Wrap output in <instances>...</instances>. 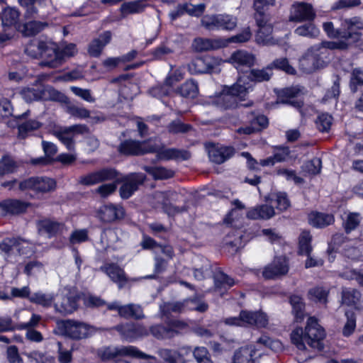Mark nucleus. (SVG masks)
<instances>
[{
    "label": "nucleus",
    "instance_id": "obj_35",
    "mask_svg": "<svg viewBox=\"0 0 363 363\" xmlns=\"http://www.w3.org/2000/svg\"><path fill=\"white\" fill-rule=\"evenodd\" d=\"M194 263V277L196 280H203L211 275V267L207 259L197 257Z\"/></svg>",
    "mask_w": 363,
    "mask_h": 363
},
{
    "label": "nucleus",
    "instance_id": "obj_11",
    "mask_svg": "<svg viewBox=\"0 0 363 363\" xmlns=\"http://www.w3.org/2000/svg\"><path fill=\"white\" fill-rule=\"evenodd\" d=\"M237 18L230 14L207 15L203 17L201 23L208 30H232L237 26Z\"/></svg>",
    "mask_w": 363,
    "mask_h": 363
},
{
    "label": "nucleus",
    "instance_id": "obj_17",
    "mask_svg": "<svg viewBox=\"0 0 363 363\" xmlns=\"http://www.w3.org/2000/svg\"><path fill=\"white\" fill-rule=\"evenodd\" d=\"M145 179L142 173H133L124 178L123 184L120 188V195L123 199H128L138 189Z\"/></svg>",
    "mask_w": 363,
    "mask_h": 363
},
{
    "label": "nucleus",
    "instance_id": "obj_7",
    "mask_svg": "<svg viewBox=\"0 0 363 363\" xmlns=\"http://www.w3.org/2000/svg\"><path fill=\"white\" fill-rule=\"evenodd\" d=\"M99 354L103 360H109L121 356H129L138 359H156L155 357L148 355L132 345L104 347L100 350Z\"/></svg>",
    "mask_w": 363,
    "mask_h": 363
},
{
    "label": "nucleus",
    "instance_id": "obj_30",
    "mask_svg": "<svg viewBox=\"0 0 363 363\" xmlns=\"http://www.w3.org/2000/svg\"><path fill=\"white\" fill-rule=\"evenodd\" d=\"M302 93V90L298 86L284 89L278 93V102L288 104L295 107H300L301 101L295 100Z\"/></svg>",
    "mask_w": 363,
    "mask_h": 363
},
{
    "label": "nucleus",
    "instance_id": "obj_41",
    "mask_svg": "<svg viewBox=\"0 0 363 363\" xmlns=\"http://www.w3.org/2000/svg\"><path fill=\"white\" fill-rule=\"evenodd\" d=\"M360 293L353 288H344L342 291V303L347 306L358 308L360 301Z\"/></svg>",
    "mask_w": 363,
    "mask_h": 363
},
{
    "label": "nucleus",
    "instance_id": "obj_1",
    "mask_svg": "<svg viewBox=\"0 0 363 363\" xmlns=\"http://www.w3.org/2000/svg\"><path fill=\"white\" fill-rule=\"evenodd\" d=\"M323 27L329 37L343 40L324 42L321 45H315L308 49L300 61L302 69L306 72H312L325 66L328 49H346L350 43L359 40L361 36L359 30L363 29V21L359 17H353L343 20L339 30H335L331 22L323 23Z\"/></svg>",
    "mask_w": 363,
    "mask_h": 363
},
{
    "label": "nucleus",
    "instance_id": "obj_12",
    "mask_svg": "<svg viewBox=\"0 0 363 363\" xmlns=\"http://www.w3.org/2000/svg\"><path fill=\"white\" fill-rule=\"evenodd\" d=\"M86 125L78 124L69 127H60L53 130V135L63 143L66 147L72 150L74 149V138L78 134L86 133Z\"/></svg>",
    "mask_w": 363,
    "mask_h": 363
},
{
    "label": "nucleus",
    "instance_id": "obj_4",
    "mask_svg": "<svg viewBox=\"0 0 363 363\" xmlns=\"http://www.w3.org/2000/svg\"><path fill=\"white\" fill-rule=\"evenodd\" d=\"M62 335L74 340L86 339L97 332V328L85 322L67 319L58 323Z\"/></svg>",
    "mask_w": 363,
    "mask_h": 363
},
{
    "label": "nucleus",
    "instance_id": "obj_6",
    "mask_svg": "<svg viewBox=\"0 0 363 363\" xmlns=\"http://www.w3.org/2000/svg\"><path fill=\"white\" fill-rule=\"evenodd\" d=\"M20 95L26 102L34 101H57L62 94L48 85H40L37 88L26 87L21 90Z\"/></svg>",
    "mask_w": 363,
    "mask_h": 363
},
{
    "label": "nucleus",
    "instance_id": "obj_37",
    "mask_svg": "<svg viewBox=\"0 0 363 363\" xmlns=\"http://www.w3.org/2000/svg\"><path fill=\"white\" fill-rule=\"evenodd\" d=\"M268 125V119L265 116L259 115L252 120L250 125L238 129L240 134L250 135L254 132L265 128Z\"/></svg>",
    "mask_w": 363,
    "mask_h": 363
},
{
    "label": "nucleus",
    "instance_id": "obj_19",
    "mask_svg": "<svg viewBox=\"0 0 363 363\" xmlns=\"http://www.w3.org/2000/svg\"><path fill=\"white\" fill-rule=\"evenodd\" d=\"M191 352L189 348H179L178 350L162 348L157 354L164 363H186L185 356Z\"/></svg>",
    "mask_w": 363,
    "mask_h": 363
},
{
    "label": "nucleus",
    "instance_id": "obj_40",
    "mask_svg": "<svg viewBox=\"0 0 363 363\" xmlns=\"http://www.w3.org/2000/svg\"><path fill=\"white\" fill-rule=\"evenodd\" d=\"M19 12L13 8H7L4 10L2 24L4 28H13L14 31L17 30L18 25Z\"/></svg>",
    "mask_w": 363,
    "mask_h": 363
},
{
    "label": "nucleus",
    "instance_id": "obj_3",
    "mask_svg": "<svg viewBox=\"0 0 363 363\" xmlns=\"http://www.w3.org/2000/svg\"><path fill=\"white\" fill-rule=\"evenodd\" d=\"M247 81V78L239 77L233 85L225 87L223 92L217 95L212 102L223 109L236 107L238 102L243 101L250 91V82Z\"/></svg>",
    "mask_w": 363,
    "mask_h": 363
},
{
    "label": "nucleus",
    "instance_id": "obj_18",
    "mask_svg": "<svg viewBox=\"0 0 363 363\" xmlns=\"http://www.w3.org/2000/svg\"><path fill=\"white\" fill-rule=\"evenodd\" d=\"M151 141L140 143L136 140H125L120 145L118 150L126 155H138L151 152L154 148H149Z\"/></svg>",
    "mask_w": 363,
    "mask_h": 363
},
{
    "label": "nucleus",
    "instance_id": "obj_57",
    "mask_svg": "<svg viewBox=\"0 0 363 363\" xmlns=\"http://www.w3.org/2000/svg\"><path fill=\"white\" fill-rule=\"evenodd\" d=\"M17 169L15 161L10 157H3L0 160V176L14 172Z\"/></svg>",
    "mask_w": 363,
    "mask_h": 363
},
{
    "label": "nucleus",
    "instance_id": "obj_51",
    "mask_svg": "<svg viewBox=\"0 0 363 363\" xmlns=\"http://www.w3.org/2000/svg\"><path fill=\"white\" fill-rule=\"evenodd\" d=\"M46 41H38L36 40H31L26 47L25 52L32 57H41L43 50L44 48Z\"/></svg>",
    "mask_w": 363,
    "mask_h": 363
},
{
    "label": "nucleus",
    "instance_id": "obj_43",
    "mask_svg": "<svg viewBox=\"0 0 363 363\" xmlns=\"http://www.w3.org/2000/svg\"><path fill=\"white\" fill-rule=\"evenodd\" d=\"M178 91L183 97L194 99L199 94L198 83L194 79L187 80L180 86Z\"/></svg>",
    "mask_w": 363,
    "mask_h": 363
},
{
    "label": "nucleus",
    "instance_id": "obj_25",
    "mask_svg": "<svg viewBox=\"0 0 363 363\" xmlns=\"http://www.w3.org/2000/svg\"><path fill=\"white\" fill-rule=\"evenodd\" d=\"M257 351L255 345L241 347L235 352L233 363H255L257 357L260 355Z\"/></svg>",
    "mask_w": 363,
    "mask_h": 363
},
{
    "label": "nucleus",
    "instance_id": "obj_50",
    "mask_svg": "<svg viewBox=\"0 0 363 363\" xmlns=\"http://www.w3.org/2000/svg\"><path fill=\"white\" fill-rule=\"evenodd\" d=\"M215 286L218 289H227L233 286L234 280L222 272H217L214 275Z\"/></svg>",
    "mask_w": 363,
    "mask_h": 363
},
{
    "label": "nucleus",
    "instance_id": "obj_63",
    "mask_svg": "<svg viewBox=\"0 0 363 363\" xmlns=\"http://www.w3.org/2000/svg\"><path fill=\"white\" fill-rule=\"evenodd\" d=\"M88 230L86 229H78L74 230L69 236V242L72 245L84 242L88 240Z\"/></svg>",
    "mask_w": 363,
    "mask_h": 363
},
{
    "label": "nucleus",
    "instance_id": "obj_61",
    "mask_svg": "<svg viewBox=\"0 0 363 363\" xmlns=\"http://www.w3.org/2000/svg\"><path fill=\"white\" fill-rule=\"evenodd\" d=\"M333 123V118L328 113L320 114L316 120V125L319 130L327 132L330 130Z\"/></svg>",
    "mask_w": 363,
    "mask_h": 363
},
{
    "label": "nucleus",
    "instance_id": "obj_34",
    "mask_svg": "<svg viewBox=\"0 0 363 363\" xmlns=\"http://www.w3.org/2000/svg\"><path fill=\"white\" fill-rule=\"evenodd\" d=\"M335 218L331 213L311 212L308 214V222L315 228H325L334 223Z\"/></svg>",
    "mask_w": 363,
    "mask_h": 363
},
{
    "label": "nucleus",
    "instance_id": "obj_27",
    "mask_svg": "<svg viewBox=\"0 0 363 363\" xmlns=\"http://www.w3.org/2000/svg\"><path fill=\"white\" fill-rule=\"evenodd\" d=\"M226 46V42L223 39H210L197 38L192 43L193 48L198 52L217 50Z\"/></svg>",
    "mask_w": 363,
    "mask_h": 363
},
{
    "label": "nucleus",
    "instance_id": "obj_24",
    "mask_svg": "<svg viewBox=\"0 0 363 363\" xmlns=\"http://www.w3.org/2000/svg\"><path fill=\"white\" fill-rule=\"evenodd\" d=\"M124 214L125 211L122 206L113 204L104 205L98 211L99 218L106 223L121 219Z\"/></svg>",
    "mask_w": 363,
    "mask_h": 363
},
{
    "label": "nucleus",
    "instance_id": "obj_28",
    "mask_svg": "<svg viewBox=\"0 0 363 363\" xmlns=\"http://www.w3.org/2000/svg\"><path fill=\"white\" fill-rule=\"evenodd\" d=\"M112 39V33L106 30L101 33L97 38L92 40L88 48V52L93 57H99L104 48Z\"/></svg>",
    "mask_w": 363,
    "mask_h": 363
},
{
    "label": "nucleus",
    "instance_id": "obj_20",
    "mask_svg": "<svg viewBox=\"0 0 363 363\" xmlns=\"http://www.w3.org/2000/svg\"><path fill=\"white\" fill-rule=\"evenodd\" d=\"M116 172L111 169H104L91 172L79 177V183L86 186L94 185L98 183L116 178Z\"/></svg>",
    "mask_w": 363,
    "mask_h": 363
},
{
    "label": "nucleus",
    "instance_id": "obj_29",
    "mask_svg": "<svg viewBox=\"0 0 363 363\" xmlns=\"http://www.w3.org/2000/svg\"><path fill=\"white\" fill-rule=\"evenodd\" d=\"M272 76V66L269 65L262 69H252L247 75L244 74L240 77L247 79V82H250V91H252L255 83L269 81Z\"/></svg>",
    "mask_w": 363,
    "mask_h": 363
},
{
    "label": "nucleus",
    "instance_id": "obj_36",
    "mask_svg": "<svg viewBox=\"0 0 363 363\" xmlns=\"http://www.w3.org/2000/svg\"><path fill=\"white\" fill-rule=\"evenodd\" d=\"M48 23L42 21H32L24 24L18 25L17 30L24 36H32L43 30Z\"/></svg>",
    "mask_w": 363,
    "mask_h": 363
},
{
    "label": "nucleus",
    "instance_id": "obj_44",
    "mask_svg": "<svg viewBox=\"0 0 363 363\" xmlns=\"http://www.w3.org/2000/svg\"><path fill=\"white\" fill-rule=\"evenodd\" d=\"M274 4L275 0H255L254 9L255 10V20L257 21V17L263 19L269 18L267 13L269 7L273 6Z\"/></svg>",
    "mask_w": 363,
    "mask_h": 363
},
{
    "label": "nucleus",
    "instance_id": "obj_52",
    "mask_svg": "<svg viewBox=\"0 0 363 363\" xmlns=\"http://www.w3.org/2000/svg\"><path fill=\"white\" fill-rule=\"evenodd\" d=\"M34 245L28 240L16 238V248L21 255L30 257L34 254Z\"/></svg>",
    "mask_w": 363,
    "mask_h": 363
},
{
    "label": "nucleus",
    "instance_id": "obj_23",
    "mask_svg": "<svg viewBox=\"0 0 363 363\" xmlns=\"http://www.w3.org/2000/svg\"><path fill=\"white\" fill-rule=\"evenodd\" d=\"M100 270L116 283L119 289H121L128 282L124 270L116 264L106 263L100 267Z\"/></svg>",
    "mask_w": 363,
    "mask_h": 363
},
{
    "label": "nucleus",
    "instance_id": "obj_16",
    "mask_svg": "<svg viewBox=\"0 0 363 363\" xmlns=\"http://www.w3.org/2000/svg\"><path fill=\"white\" fill-rule=\"evenodd\" d=\"M315 17V13L309 4L300 2L294 3L291 9L289 20L291 21H311Z\"/></svg>",
    "mask_w": 363,
    "mask_h": 363
},
{
    "label": "nucleus",
    "instance_id": "obj_39",
    "mask_svg": "<svg viewBox=\"0 0 363 363\" xmlns=\"http://www.w3.org/2000/svg\"><path fill=\"white\" fill-rule=\"evenodd\" d=\"M274 215V208L267 204L256 206L250 209L247 216L250 219H269Z\"/></svg>",
    "mask_w": 363,
    "mask_h": 363
},
{
    "label": "nucleus",
    "instance_id": "obj_58",
    "mask_svg": "<svg viewBox=\"0 0 363 363\" xmlns=\"http://www.w3.org/2000/svg\"><path fill=\"white\" fill-rule=\"evenodd\" d=\"M41 123L37 120H29L18 125V133L21 138H25L27 134L33 130L38 129Z\"/></svg>",
    "mask_w": 363,
    "mask_h": 363
},
{
    "label": "nucleus",
    "instance_id": "obj_59",
    "mask_svg": "<svg viewBox=\"0 0 363 363\" xmlns=\"http://www.w3.org/2000/svg\"><path fill=\"white\" fill-rule=\"evenodd\" d=\"M27 357L35 363H55L54 357L38 351H33L27 354Z\"/></svg>",
    "mask_w": 363,
    "mask_h": 363
},
{
    "label": "nucleus",
    "instance_id": "obj_10",
    "mask_svg": "<svg viewBox=\"0 0 363 363\" xmlns=\"http://www.w3.org/2000/svg\"><path fill=\"white\" fill-rule=\"evenodd\" d=\"M186 328V323L174 320L168 322L167 325L161 324L152 325L150 328V333L158 340L171 339L180 334Z\"/></svg>",
    "mask_w": 363,
    "mask_h": 363
},
{
    "label": "nucleus",
    "instance_id": "obj_5",
    "mask_svg": "<svg viewBox=\"0 0 363 363\" xmlns=\"http://www.w3.org/2000/svg\"><path fill=\"white\" fill-rule=\"evenodd\" d=\"M268 318L261 311H242L238 317H230L224 320L226 325L232 326L248 327L255 325L264 328L268 324Z\"/></svg>",
    "mask_w": 363,
    "mask_h": 363
},
{
    "label": "nucleus",
    "instance_id": "obj_9",
    "mask_svg": "<svg viewBox=\"0 0 363 363\" xmlns=\"http://www.w3.org/2000/svg\"><path fill=\"white\" fill-rule=\"evenodd\" d=\"M223 60L212 55H205L193 59L187 68L191 74H201L216 72Z\"/></svg>",
    "mask_w": 363,
    "mask_h": 363
},
{
    "label": "nucleus",
    "instance_id": "obj_26",
    "mask_svg": "<svg viewBox=\"0 0 363 363\" xmlns=\"http://www.w3.org/2000/svg\"><path fill=\"white\" fill-rule=\"evenodd\" d=\"M209 159L217 164H221L230 158L235 153L232 147L211 145L208 147Z\"/></svg>",
    "mask_w": 363,
    "mask_h": 363
},
{
    "label": "nucleus",
    "instance_id": "obj_54",
    "mask_svg": "<svg viewBox=\"0 0 363 363\" xmlns=\"http://www.w3.org/2000/svg\"><path fill=\"white\" fill-rule=\"evenodd\" d=\"M347 320L342 328V335L345 337L350 336L356 328V316L352 311L345 312Z\"/></svg>",
    "mask_w": 363,
    "mask_h": 363
},
{
    "label": "nucleus",
    "instance_id": "obj_53",
    "mask_svg": "<svg viewBox=\"0 0 363 363\" xmlns=\"http://www.w3.org/2000/svg\"><path fill=\"white\" fill-rule=\"evenodd\" d=\"M312 237L309 232L303 231L299 236V253L301 255H308L311 250V245Z\"/></svg>",
    "mask_w": 363,
    "mask_h": 363
},
{
    "label": "nucleus",
    "instance_id": "obj_49",
    "mask_svg": "<svg viewBox=\"0 0 363 363\" xmlns=\"http://www.w3.org/2000/svg\"><path fill=\"white\" fill-rule=\"evenodd\" d=\"M295 33L299 36L314 38L318 36L320 30L312 23H308L298 26L295 30Z\"/></svg>",
    "mask_w": 363,
    "mask_h": 363
},
{
    "label": "nucleus",
    "instance_id": "obj_13",
    "mask_svg": "<svg viewBox=\"0 0 363 363\" xmlns=\"http://www.w3.org/2000/svg\"><path fill=\"white\" fill-rule=\"evenodd\" d=\"M19 187L22 190L30 189L36 193H48L56 188L55 179L49 177H32L20 183Z\"/></svg>",
    "mask_w": 363,
    "mask_h": 363
},
{
    "label": "nucleus",
    "instance_id": "obj_38",
    "mask_svg": "<svg viewBox=\"0 0 363 363\" xmlns=\"http://www.w3.org/2000/svg\"><path fill=\"white\" fill-rule=\"evenodd\" d=\"M38 227L40 233H47L49 236H52L58 233H62L66 230L63 223L50 220L40 221L38 224Z\"/></svg>",
    "mask_w": 363,
    "mask_h": 363
},
{
    "label": "nucleus",
    "instance_id": "obj_32",
    "mask_svg": "<svg viewBox=\"0 0 363 363\" xmlns=\"http://www.w3.org/2000/svg\"><path fill=\"white\" fill-rule=\"evenodd\" d=\"M149 148L155 149V150H152L151 152H157V157L160 160H169L178 158H182L183 160H186L188 158L187 152H182L176 149L172 148H164L157 144L152 145V143H150Z\"/></svg>",
    "mask_w": 363,
    "mask_h": 363
},
{
    "label": "nucleus",
    "instance_id": "obj_48",
    "mask_svg": "<svg viewBox=\"0 0 363 363\" xmlns=\"http://www.w3.org/2000/svg\"><path fill=\"white\" fill-rule=\"evenodd\" d=\"M29 300L30 302L40 305L43 307H50L55 301V298L51 294L37 292L30 296L29 297Z\"/></svg>",
    "mask_w": 363,
    "mask_h": 363
},
{
    "label": "nucleus",
    "instance_id": "obj_55",
    "mask_svg": "<svg viewBox=\"0 0 363 363\" xmlns=\"http://www.w3.org/2000/svg\"><path fill=\"white\" fill-rule=\"evenodd\" d=\"M290 303L292 306L293 313L297 320L303 319V308L304 305L302 298L298 296H292L290 297Z\"/></svg>",
    "mask_w": 363,
    "mask_h": 363
},
{
    "label": "nucleus",
    "instance_id": "obj_22",
    "mask_svg": "<svg viewBox=\"0 0 363 363\" xmlns=\"http://www.w3.org/2000/svg\"><path fill=\"white\" fill-rule=\"evenodd\" d=\"M255 56L245 50L234 52L226 61L232 64L238 70H242L244 67L250 68L255 64Z\"/></svg>",
    "mask_w": 363,
    "mask_h": 363
},
{
    "label": "nucleus",
    "instance_id": "obj_47",
    "mask_svg": "<svg viewBox=\"0 0 363 363\" xmlns=\"http://www.w3.org/2000/svg\"><path fill=\"white\" fill-rule=\"evenodd\" d=\"M144 169L155 179H166L174 175L173 171L161 167H145Z\"/></svg>",
    "mask_w": 363,
    "mask_h": 363
},
{
    "label": "nucleus",
    "instance_id": "obj_15",
    "mask_svg": "<svg viewBox=\"0 0 363 363\" xmlns=\"http://www.w3.org/2000/svg\"><path fill=\"white\" fill-rule=\"evenodd\" d=\"M115 329L120 333L123 339L128 342L148 335L149 332L145 326L139 324L127 323L118 325Z\"/></svg>",
    "mask_w": 363,
    "mask_h": 363
},
{
    "label": "nucleus",
    "instance_id": "obj_33",
    "mask_svg": "<svg viewBox=\"0 0 363 363\" xmlns=\"http://www.w3.org/2000/svg\"><path fill=\"white\" fill-rule=\"evenodd\" d=\"M27 204L18 200L8 199L0 202V218L9 214H18L26 211Z\"/></svg>",
    "mask_w": 363,
    "mask_h": 363
},
{
    "label": "nucleus",
    "instance_id": "obj_64",
    "mask_svg": "<svg viewBox=\"0 0 363 363\" xmlns=\"http://www.w3.org/2000/svg\"><path fill=\"white\" fill-rule=\"evenodd\" d=\"M194 356L198 363H213L208 350L204 347H196L194 351Z\"/></svg>",
    "mask_w": 363,
    "mask_h": 363
},
{
    "label": "nucleus",
    "instance_id": "obj_21",
    "mask_svg": "<svg viewBox=\"0 0 363 363\" xmlns=\"http://www.w3.org/2000/svg\"><path fill=\"white\" fill-rule=\"evenodd\" d=\"M289 271V262L284 257H276L274 261L263 270L262 275L265 279H274L284 275Z\"/></svg>",
    "mask_w": 363,
    "mask_h": 363
},
{
    "label": "nucleus",
    "instance_id": "obj_8",
    "mask_svg": "<svg viewBox=\"0 0 363 363\" xmlns=\"http://www.w3.org/2000/svg\"><path fill=\"white\" fill-rule=\"evenodd\" d=\"M78 300L79 296L74 289L65 288L56 295L54 306L62 314L72 313L77 308Z\"/></svg>",
    "mask_w": 363,
    "mask_h": 363
},
{
    "label": "nucleus",
    "instance_id": "obj_62",
    "mask_svg": "<svg viewBox=\"0 0 363 363\" xmlns=\"http://www.w3.org/2000/svg\"><path fill=\"white\" fill-rule=\"evenodd\" d=\"M57 347L58 362L60 363H71L72 360V350L64 348L60 342H57Z\"/></svg>",
    "mask_w": 363,
    "mask_h": 363
},
{
    "label": "nucleus",
    "instance_id": "obj_42",
    "mask_svg": "<svg viewBox=\"0 0 363 363\" xmlns=\"http://www.w3.org/2000/svg\"><path fill=\"white\" fill-rule=\"evenodd\" d=\"M342 227L348 234L355 230L360 223L361 216L358 213L346 212L342 217Z\"/></svg>",
    "mask_w": 363,
    "mask_h": 363
},
{
    "label": "nucleus",
    "instance_id": "obj_56",
    "mask_svg": "<svg viewBox=\"0 0 363 363\" xmlns=\"http://www.w3.org/2000/svg\"><path fill=\"white\" fill-rule=\"evenodd\" d=\"M186 311H197L204 312L208 308V305L198 296L185 300Z\"/></svg>",
    "mask_w": 363,
    "mask_h": 363
},
{
    "label": "nucleus",
    "instance_id": "obj_45",
    "mask_svg": "<svg viewBox=\"0 0 363 363\" xmlns=\"http://www.w3.org/2000/svg\"><path fill=\"white\" fill-rule=\"evenodd\" d=\"M145 5L142 0L125 2L121 4L120 11L123 16L129 14L139 13L144 11Z\"/></svg>",
    "mask_w": 363,
    "mask_h": 363
},
{
    "label": "nucleus",
    "instance_id": "obj_14",
    "mask_svg": "<svg viewBox=\"0 0 363 363\" xmlns=\"http://www.w3.org/2000/svg\"><path fill=\"white\" fill-rule=\"evenodd\" d=\"M42 52L43 60L40 65L49 68H56L62 65V56L59 54L58 47L51 41H46Z\"/></svg>",
    "mask_w": 363,
    "mask_h": 363
},
{
    "label": "nucleus",
    "instance_id": "obj_31",
    "mask_svg": "<svg viewBox=\"0 0 363 363\" xmlns=\"http://www.w3.org/2000/svg\"><path fill=\"white\" fill-rule=\"evenodd\" d=\"M269 18L263 19L257 17V24L259 30L256 35V41L258 44L269 45L272 43V27L268 23Z\"/></svg>",
    "mask_w": 363,
    "mask_h": 363
},
{
    "label": "nucleus",
    "instance_id": "obj_60",
    "mask_svg": "<svg viewBox=\"0 0 363 363\" xmlns=\"http://www.w3.org/2000/svg\"><path fill=\"white\" fill-rule=\"evenodd\" d=\"M322 162L320 158L315 157L307 162L303 166V170L309 174L315 175L320 172Z\"/></svg>",
    "mask_w": 363,
    "mask_h": 363
},
{
    "label": "nucleus",
    "instance_id": "obj_46",
    "mask_svg": "<svg viewBox=\"0 0 363 363\" xmlns=\"http://www.w3.org/2000/svg\"><path fill=\"white\" fill-rule=\"evenodd\" d=\"M43 151L47 158L39 157L32 160L33 164H46L49 162L50 159L53 157L57 152V146L50 142L43 141L42 142Z\"/></svg>",
    "mask_w": 363,
    "mask_h": 363
},
{
    "label": "nucleus",
    "instance_id": "obj_2",
    "mask_svg": "<svg viewBox=\"0 0 363 363\" xmlns=\"http://www.w3.org/2000/svg\"><path fill=\"white\" fill-rule=\"evenodd\" d=\"M325 336V331L317 319L310 317L305 330L302 328H296L291 334V339L299 350L304 351L306 349V343L314 350H321Z\"/></svg>",
    "mask_w": 363,
    "mask_h": 363
}]
</instances>
